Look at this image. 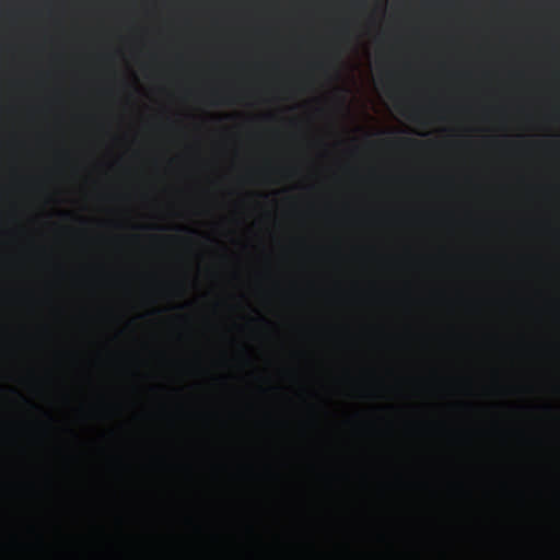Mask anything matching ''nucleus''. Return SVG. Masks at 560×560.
Segmentation results:
<instances>
[{
	"label": "nucleus",
	"instance_id": "1",
	"mask_svg": "<svg viewBox=\"0 0 560 560\" xmlns=\"http://www.w3.org/2000/svg\"><path fill=\"white\" fill-rule=\"evenodd\" d=\"M400 143L407 145V147H417L419 145V141L418 140H415V139H402L400 140Z\"/></svg>",
	"mask_w": 560,
	"mask_h": 560
}]
</instances>
